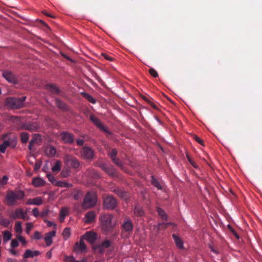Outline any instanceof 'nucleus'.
<instances>
[{
    "mask_svg": "<svg viewBox=\"0 0 262 262\" xmlns=\"http://www.w3.org/2000/svg\"><path fill=\"white\" fill-rule=\"evenodd\" d=\"M40 166H41V163L40 162H38V161L36 162L35 163L34 168V170L35 171L38 170L40 168Z\"/></svg>",
    "mask_w": 262,
    "mask_h": 262,
    "instance_id": "e2e57ef3",
    "label": "nucleus"
},
{
    "mask_svg": "<svg viewBox=\"0 0 262 262\" xmlns=\"http://www.w3.org/2000/svg\"><path fill=\"white\" fill-rule=\"evenodd\" d=\"M193 139L195 140V141H196L200 144L204 145L203 141L202 139H201L198 136L196 135H193Z\"/></svg>",
    "mask_w": 262,
    "mask_h": 262,
    "instance_id": "5fc2aeb1",
    "label": "nucleus"
},
{
    "mask_svg": "<svg viewBox=\"0 0 262 262\" xmlns=\"http://www.w3.org/2000/svg\"><path fill=\"white\" fill-rule=\"evenodd\" d=\"M32 183L34 186L38 187L45 185V182L41 178H35L33 179Z\"/></svg>",
    "mask_w": 262,
    "mask_h": 262,
    "instance_id": "5701e85b",
    "label": "nucleus"
},
{
    "mask_svg": "<svg viewBox=\"0 0 262 262\" xmlns=\"http://www.w3.org/2000/svg\"><path fill=\"white\" fill-rule=\"evenodd\" d=\"M172 237L177 247L179 249H183V242L182 240L175 234H172Z\"/></svg>",
    "mask_w": 262,
    "mask_h": 262,
    "instance_id": "b1692460",
    "label": "nucleus"
},
{
    "mask_svg": "<svg viewBox=\"0 0 262 262\" xmlns=\"http://www.w3.org/2000/svg\"><path fill=\"white\" fill-rule=\"evenodd\" d=\"M121 227L126 232H130L133 231V225L130 219H127L125 220Z\"/></svg>",
    "mask_w": 262,
    "mask_h": 262,
    "instance_id": "dca6fc26",
    "label": "nucleus"
},
{
    "mask_svg": "<svg viewBox=\"0 0 262 262\" xmlns=\"http://www.w3.org/2000/svg\"><path fill=\"white\" fill-rule=\"evenodd\" d=\"M134 213L137 216H142L144 215V211L140 206H136L134 210Z\"/></svg>",
    "mask_w": 262,
    "mask_h": 262,
    "instance_id": "cd10ccee",
    "label": "nucleus"
},
{
    "mask_svg": "<svg viewBox=\"0 0 262 262\" xmlns=\"http://www.w3.org/2000/svg\"><path fill=\"white\" fill-rule=\"evenodd\" d=\"M101 55L106 60H108L109 61H113V58L111 57L110 55L106 53H102Z\"/></svg>",
    "mask_w": 262,
    "mask_h": 262,
    "instance_id": "864d4df0",
    "label": "nucleus"
},
{
    "mask_svg": "<svg viewBox=\"0 0 262 262\" xmlns=\"http://www.w3.org/2000/svg\"><path fill=\"white\" fill-rule=\"evenodd\" d=\"M64 260L66 262H75L76 259L73 256H67L65 255L64 257Z\"/></svg>",
    "mask_w": 262,
    "mask_h": 262,
    "instance_id": "c03bdc74",
    "label": "nucleus"
},
{
    "mask_svg": "<svg viewBox=\"0 0 262 262\" xmlns=\"http://www.w3.org/2000/svg\"><path fill=\"white\" fill-rule=\"evenodd\" d=\"M96 217L95 212L93 211H90L85 215V223H90L93 222Z\"/></svg>",
    "mask_w": 262,
    "mask_h": 262,
    "instance_id": "aec40b11",
    "label": "nucleus"
},
{
    "mask_svg": "<svg viewBox=\"0 0 262 262\" xmlns=\"http://www.w3.org/2000/svg\"><path fill=\"white\" fill-rule=\"evenodd\" d=\"M45 152L48 156L52 157L56 154V149L53 146H49L46 148Z\"/></svg>",
    "mask_w": 262,
    "mask_h": 262,
    "instance_id": "a878e982",
    "label": "nucleus"
},
{
    "mask_svg": "<svg viewBox=\"0 0 262 262\" xmlns=\"http://www.w3.org/2000/svg\"><path fill=\"white\" fill-rule=\"evenodd\" d=\"M82 238L92 244L96 240L97 234L94 232L89 231L86 232Z\"/></svg>",
    "mask_w": 262,
    "mask_h": 262,
    "instance_id": "2eb2a0df",
    "label": "nucleus"
},
{
    "mask_svg": "<svg viewBox=\"0 0 262 262\" xmlns=\"http://www.w3.org/2000/svg\"><path fill=\"white\" fill-rule=\"evenodd\" d=\"M47 177L49 181L53 185H55L57 180L55 179L54 177L51 173H48Z\"/></svg>",
    "mask_w": 262,
    "mask_h": 262,
    "instance_id": "79ce46f5",
    "label": "nucleus"
},
{
    "mask_svg": "<svg viewBox=\"0 0 262 262\" xmlns=\"http://www.w3.org/2000/svg\"><path fill=\"white\" fill-rule=\"evenodd\" d=\"M60 137L65 143L71 144L74 142V137L72 134L69 133L63 132L61 133Z\"/></svg>",
    "mask_w": 262,
    "mask_h": 262,
    "instance_id": "4468645a",
    "label": "nucleus"
},
{
    "mask_svg": "<svg viewBox=\"0 0 262 262\" xmlns=\"http://www.w3.org/2000/svg\"><path fill=\"white\" fill-rule=\"evenodd\" d=\"M70 229L69 228H66L62 233V235L65 240H67L70 235Z\"/></svg>",
    "mask_w": 262,
    "mask_h": 262,
    "instance_id": "4c0bfd02",
    "label": "nucleus"
},
{
    "mask_svg": "<svg viewBox=\"0 0 262 262\" xmlns=\"http://www.w3.org/2000/svg\"><path fill=\"white\" fill-rule=\"evenodd\" d=\"M91 174L94 178H100L99 173L95 170H92L91 171Z\"/></svg>",
    "mask_w": 262,
    "mask_h": 262,
    "instance_id": "603ef678",
    "label": "nucleus"
},
{
    "mask_svg": "<svg viewBox=\"0 0 262 262\" xmlns=\"http://www.w3.org/2000/svg\"><path fill=\"white\" fill-rule=\"evenodd\" d=\"M157 211L158 214L162 217L164 220H167V215L165 211L161 208L157 207Z\"/></svg>",
    "mask_w": 262,
    "mask_h": 262,
    "instance_id": "f704fd0d",
    "label": "nucleus"
},
{
    "mask_svg": "<svg viewBox=\"0 0 262 262\" xmlns=\"http://www.w3.org/2000/svg\"><path fill=\"white\" fill-rule=\"evenodd\" d=\"M40 254L39 251H31V250L27 249L25 251L23 257L25 258H32L34 256H37Z\"/></svg>",
    "mask_w": 262,
    "mask_h": 262,
    "instance_id": "6ab92c4d",
    "label": "nucleus"
},
{
    "mask_svg": "<svg viewBox=\"0 0 262 262\" xmlns=\"http://www.w3.org/2000/svg\"><path fill=\"white\" fill-rule=\"evenodd\" d=\"M55 104L59 109L62 111H65L68 110V105L64 102H63L59 99H55Z\"/></svg>",
    "mask_w": 262,
    "mask_h": 262,
    "instance_id": "412c9836",
    "label": "nucleus"
},
{
    "mask_svg": "<svg viewBox=\"0 0 262 262\" xmlns=\"http://www.w3.org/2000/svg\"><path fill=\"white\" fill-rule=\"evenodd\" d=\"M170 225H171V223H162V224H159V227H160V228H166Z\"/></svg>",
    "mask_w": 262,
    "mask_h": 262,
    "instance_id": "680f3d73",
    "label": "nucleus"
},
{
    "mask_svg": "<svg viewBox=\"0 0 262 262\" xmlns=\"http://www.w3.org/2000/svg\"><path fill=\"white\" fill-rule=\"evenodd\" d=\"M24 128L30 131H35L38 128V126L35 123L26 124L24 126Z\"/></svg>",
    "mask_w": 262,
    "mask_h": 262,
    "instance_id": "bb28decb",
    "label": "nucleus"
},
{
    "mask_svg": "<svg viewBox=\"0 0 262 262\" xmlns=\"http://www.w3.org/2000/svg\"><path fill=\"white\" fill-rule=\"evenodd\" d=\"M0 224L5 227H8L10 224V222L7 219H2L0 221Z\"/></svg>",
    "mask_w": 262,
    "mask_h": 262,
    "instance_id": "ea45409f",
    "label": "nucleus"
},
{
    "mask_svg": "<svg viewBox=\"0 0 262 262\" xmlns=\"http://www.w3.org/2000/svg\"><path fill=\"white\" fill-rule=\"evenodd\" d=\"M3 76L10 83L16 84L18 82L17 77L10 71H4L3 72Z\"/></svg>",
    "mask_w": 262,
    "mask_h": 262,
    "instance_id": "1a4fd4ad",
    "label": "nucleus"
},
{
    "mask_svg": "<svg viewBox=\"0 0 262 262\" xmlns=\"http://www.w3.org/2000/svg\"><path fill=\"white\" fill-rule=\"evenodd\" d=\"M49 213V210L48 209H45L43 210L40 214V215L41 217H44L46 216Z\"/></svg>",
    "mask_w": 262,
    "mask_h": 262,
    "instance_id": "4d7b16f0",
    "label": "nucleus"
},
{
    "mask_svg": "<svg viewBox=\"0 0 262 262\" xmlns=\"http://www.w3.org/2000/svg\"><path fill=\"white\" fill-rule=\"evenodd\" d=\"M33 225L32 223H26V232L27 234H29L30 231L32 229Z\"/></svg>",
    "mask_w": 262,
    "mask_h": 262,
    "instance_id": "49530a36",
    "label": "nucleus"
},
{
    "mask_svg": "<svg viewBox=\"0 0 262 262\" xmlns=\"http://www.w3.org/2000/svg\"><path fill=\"white\" fill-rule=\"evenodd\" d=\"M90 118L91 121L93 123L94 125H95L98 128H99L100 130H103L104 132H106V128L103 125L101 121L99 120V119L96 117L94 115H91L90 116Z\"/></svg>",
    "mask_w": 262,
    "mask_h": 262,
    "instance_id": "ddd939ff",
    "label": "nucleus"
},
{
    "mask_svg": "<svg viewBox=\"0 0 262 262\" xmlns=\"http://www.w3.org/2000/svg\"><path fill=\"white\" fill-rule=\"evenodd\" d=\"M9 120L14 122H17L20 121V118L17 116H11L9 117Z\"/></svg>",
    "mask_w": 262,
    "mask_h": 262,
    "instance_id": "8fccbe9b",
    "label": "nucleus"
},
{
    "mask_svg": "<svg viewBox=\"0 0 262 262\" xmlns=\"http://www.w3.org/2000/svg\"><path fill=\"white\" fill-rule=\"evenodd\" d=\"M96 165L110 176H114L116 174V170L112 166H108L105 163L96 164Z\"/></svg>",
    "mask_w": 262,
    "mask_h": 262,
    "instance_id": "9b49d317",
    "label": "nucleus"
},
{
    "mask_svg": "<svg viewBox=\"0 0 262 262\" xmlns=\"http://www.w3.org/2000/svg\"><path fill=\"white\" fill-rule=\"evenodd\" d=\"M6 262H17V260L16 259L8 258L6 259Z\"/></svg>",
    "mask_w": 262,
    "mask_h": 262,
    "instance_id": "774afa93",
    "label": "nucleus"
},
{
    "mask_svg": "<svg viewBox=\"0 0 262 262\" xmlns=\"http://www.w3.org/2000/svg\"><path fill=\"white\" fill-rule=\"evenodd\" d=\"M8 180V178L6 176H4L2 180V184L4 185L7 183V181Z\"/></svg>",
    "mask_w": 262,
    "mask_h": 262,
    "instance_id": "338daca9",
    "label": "nucleus"
},
{
    "mask_svg": "<svg viewBox=\"0 0 262 262\" xmlns=\"http://www.w3.org/2000/svg\"><path fill=\"white\" fill-rule=\"evenodd\" d=\"M151 183L159 190H162L163 187L160 182L154 176H151Z\"/></svg>",
    "mask_w": 262,
    "mask_h": 262,
    "instance_id": "393cba45",
    "label": "nucleus"
},
{
    "mask_svg": "<svg viewBox=\"0 0 262 262\" xmlns=\"http://www.w3.org/2000/svg\"><path fill=\"white\" fill-rule=\"evenodd\" d=\"M26 99V97L23 96L20 98L9 97L6 100V103L7 106L12 109H18L22 107L24 105V102Z\"/></svg>",
    "mask_w": 262,
    "mask_h": 262,
    "instance_id": "7ed1b4c3",
    "label": "nucleus"
},
{
    "mask_svg": "<svg viewBox=\"0 0 262 262\" xmlns=\"http://www.w3.org/2000/svg\"><path fill=\"white\" fill-rule=\"evenodd\" d=\"M97 201L96 194L89 191L86 193L81 205L85 209L91 208L96 205Z\"/></svg>",
    "mask_w": 262,
    "mask_h": 262,
    "instance_id": "f03ea898",
    "label": "nucleus"
},
{
    "mask_svg": "<svg viewBox=\"0 0 262 262\" xmlns=\"http://www.w3.org/2000/svg\"><path fill=\"white\" fill-rule=\"evenodd\" d=\"M142 98L146 102H147L149 104H150L151 105V106L155 109V110H157L158 109V106H157V105H156L155 104H154L150 100L149 98H148L147 97H146V96H143L142 97Z\"/></svg>",
    "mask_w": 262,
    "mask_h": 262,
    "instance_id": "e433bc0d",
    "label": "nucleus"
},
{
    "mask_svg": "<svg viewBox=\"0 0 262 262\" xmlns=\"http://www.w3.org/2000/svg\"><path fill=\"white\" fill-rule=\"evenodd\" d=\"M80 152L81 157L86 160H92L95 155L94 150L86 146L82 148Z\"/></svg>",
    "mask_w": 262,
    "mask_h": 262,
    "instance_id": "423d86ee",
    "label": "nucleus"
},
{
    "mask_svg": "<svg viewBox=\"0 0 262 262\" xmlns=\"http://www.w3.org/2000/svg\"><path fill=\"white\" fill-rule=\"evenodd\" d=\"M55 185L61 187H66L69 188L72 187V185L71 184L68 183L65 181H57Z\"/></svg>",
    "mask_w": 262,
    "mask_h": 262,
    "instance_id": "c756f323",
    "label": "nucleus"
},
{
    "mask_svg": "<svg viewBox=\"0 0 262 262\" xmlns=\"http://www.w3.org/2000/svg\"><path fill=\"white\" fill-rule=\"evenodd\" d=\"M34 237L36 239H40L41 238V234L38 231H35L34 232Z\"/></svg>",
    "mask_w": 262,
    "mask_h": 262,
    "instance_id": "052dcab7",
    "label": "nucleus"
},
{
    "mask_svg": "<svg viewBox=\"0 0 262 262\" xmlns=\"http://www.w3.org/2000/svg\"><path fill=\"white\" fill-rule=\"evenodd\" d=\"M32 213L35 217H37L39 215V211L37 208H35L32 210Z\"/></svg>",
    "mask_w": 262,
    "mask_h": 262,
    "instance_id": "bf43d9fd",
    "label": "nucleus"
},
{
    "mask_svg": "<svg viewBox=\"0 0 262 262\" xmlns=\"http://www.w3.org/2000/svg\"><path fill=\"white\" fill-rule=\"evenodd\" d=\"M11 246L12 248L17 247L18 246V243L17 240L13 239L11 243Z\"/></svg>",
    "mask_w": 262,
    "mask_h": 262,
    "instance_id": "13d9d810",
    "label": "nucleus"
},
{
    "mask_svg": "<svg viewBox=\"0 0 262 262\" xmlns=\"http://www.w3.org/2000/svg\"><path fill=\"white\" fill-rule=\"evenodd\" d=\"M81 195V193L80 191H75L73 193V197L74 200H78Z\"/></svg>",
    "mask_w": 262,
    "mask_h": 262,
    "instance_id": "37998d69",
    "label": "nucleus"
},
{
    "mask_svg": "<svg viewBox=\"0 0 262 262\" xmlns=\"http://www.w3.org/2000/svg\"><path fill=\"white\" fill-rule=\"evenodd\" d=\"M114 191L117 195L121 198H125L127 196L126 193L121 189H116Z\"/></svg>",
    "mask_w": 262,
    "mask_h": 262,
    "instance_id": "2f4dec72",
    "label": "nucleus"
},
{
    "mask_svg": "<svg viewBox=\"0 0 262 262\" xmlns=\"http://www.w3.org/2000/svg\"><path fill=\"white\" fill-rule=\"evenodd\" d=\"M117 205L116 199L111 195H106L103 197L104 207L108 210L114 209Z\"/></svg>",
    "mask_w": 262,
    "mask_h": 262,
    "instance_id": "39448f33",
    "label": "nucleus"
},
{
    "mask_svg": "<svg viewBox=\"0 0 262 262\" xmlns=\"http://www.w3.org/2000/svg\"><path fill=\"white\" fill-rule=\"evenodd\" d=\"M69 213L68 209L66 207H62L60 211V215L66 217Z\"/></svg>",
    "mask_w": 262,
    "mask_h": 262,
    "instance_id": "a19ab883",
    "label": "nucleus"
},
{
    "mask_svg": "<svg viewBox=\"0 0 262 262\" xmlns=\"http://www.w3.org/2000/svg\"><path fill=\"white\" fill-rule=\"evenodd\" d=\"M45 89L52 94H58L59 93V89L54 84H47L45 85Z\"/></svg>",
    "mask_w": 262,
    "mask_h": 262,
    "instance_id": "4be33fe9",
    "label": "nucleus"
},
{
    "mask_svg": "<svg viewBox=\"0 0 262 262\" xmlns=\"http://www.w3.org/2000/svg\"><path fill=\"white\" fill-rule=\"evenodd\" d=\"M65 163L74 168H77L79 166L78 160L74 157L71 155H66L64 158Z\"/></svg>",
    "mask_w": 262,
    "mask_h": 262,
    "instance_id": "0eeeda50",
    "label": "nucleus"
},
{
    "mask_svg": "<svg viewBox=\"0 0 262 262\" xmlns=\"http://www.w3.org/2000/svg\"><path fill=\"white\" fill-rule=\"evenodd\" d=\"M82 96L90 102L95 104L96 103L95 99L90 95L86 93H82Z\"/></svg>",
    "mask_w": 262,
    "mask_h": 262,
    "instance_id": "72a5a7b5",
    "label": "nucleus"
},
{
    "mask_svg": "<svg viewBox=\"0 0 262 262\" xmlns=\"http://www.w3.org/2000/svg\"><path fill=\"white\" fill-rule=\"evenodd\" d=\"M26 215L27 212H24L21 208H17L14 211L10 213L9 217L10 219L13 220L16 219L25 220Z\"/></svg>",
    "mask_w": 262,
    "mask_h": 262,
    "instance_id": "6e6552de",
    "label": "nucleus"
},
{
    "mask_svg": "<svg viewBox=\"0 0 262 262\" xmlns=\"http://www.w3.org/2000/svg\"><path fill=\"white\" fill-rule=\"evenodd\" d=\"M117 154V151L116 149H113L110 152L109 156L111 159L116 157Z\"/></svg>",
    "mask_w": 262,
    "mask_h": 262,
    "instance_id": "de8ad7c7",
    "label": "nucleus"
},
{
    "mask_svg": "<svg viewBox=\"0 0 262 262\" xmlns=\"http://www.w3.org/2000/svg\"><path fill=\"white\" fill-rule=\"evenodd\" d=\"M111 246V242L110 241L105 240L103 242L101 245L98 247L100 252H102L104 251V248H107Z\"/></svg>",
    "mask_w": 262,
    "mask_h": 262,
    "instance_id": "c85d7f7f",
    "label": "nucleus"
},
{
    "mask_svg": "<svg viewBox=\"0 0 262 262\" xmlns=\"http://www.w3.org/2000/svg\"><path fill=\"white\" fill-rule=\"evenodd\" d=\"M74 250L77 253H85L87 251L86 246L82 238H81L79 242H77L74 248Z\"/></svg>",
    "mask_w": 262,
    "mask_h": 262,
    "instance_id": "9d476101",
    "label": "nucleus"
},
{
    "mask_svg": "<svg viewBox=\"0 0 262 262\" xmlns=\"http://www.w3.org/2000/svg\"><path fill=\"white\" fill-rule=\"evenodd\" d=\"M113 216L111 214H104L101 216L102 228L105 231H110L114 228L115 223L113 222Z\"/></svg>",
    "mask_w": 262,
    "mask_h": 262,
    "instance_id": "20e7f679",
    "label": "nucleus"
},
{
    "mask_svg": "<svg viewBox=\"0 0 262 262\" xmlns=\"http://www.w3.org/2000/svg\"><path fill=\"white\" fill-rule=\"evenodd\" d=\"M21 141L23 143H26L29 139L28 134L27 133L23 132L20 134Z\"/></svg>",
    "mask_w": 262,
    "mask_h": 262,
    "instance_id": "c9c22d12",
    "label": "nucleus"
},
{
    "mask_svg": "<svg viewBox=\"0 0 262 262\" xmlns=\"http://www.w3.org/2000/svg\"><path fill=\"white\" fill-rule=\"evenodd\" d=\"M3 240L5 243L7 242L12 237V234L9 231H5L3 232Z\"/></svg>",
    "mask_w": 262,
    "mask_h": 262,
    "instance_id": "473e14b6",
    "label": "nucleus"
},
{
    "mask_svg": "<svg viewBox=\"0 0 262 262\" xmlns=\"http://www.w3.org/2000/svg\"><path fill=\"white\" fill-rule=\"evenodd\" d=\"M61 162L57 160L55 162L54 165L52 168V170L54 172H58L61 170Z\"/></svg>",
    "mask_w": 262,
    "mask_h": 262,
    "instance_id": "7c9ffc66",
    "label": "nucleus"
},
{
    "mask_svg": "<svg viewBox=\"0 0 262 262\" xmlns=\"http://www.w3.org/2000/svg\"><path fill=\"white\" fill-rule=\"evenodd\" d=\"M37 138L36 136L34 137L33 139L30 142L29 145L28 146V148L30 150H32V147L34 145V143L36 142Z\"/></svg>",
    "mask_w": 262,
    "mask_h": 262,
    "instance_id": "3c124183",
    "label": "nucleus"
},
{
    "mask_svg": "<svg viewBox=\"0 0 262 262\" xmlns=\"http://www.w3.org/2000/svg\"><path fill=\"white\" fill-rule=\"evenodd\" d=\"M149 74L154 77H157L158 76V72L153 68H150L149 70Z\"/></svg>",
    "mask_w": 262,
    "mask_h": 262,
    "instance_id": "09e8293b",
    "label": "nucleus"
},
{
    "mask_svg": "<svg viewBox=\"0 0 262 262\" xmlns=\"http://www.w3.org/2000/svg\"><path fill=\"white\" fill-rule=\"evenodd\" d=\"M43 203L42 198L40 196H37L32 199H29L26 202L27 205H40Z\"/></svg>",
    "mask_w": 262,
    "mask_h": 262,
    "instance_id": "f3484780",
    "label": "nucleus"
},
{
    "mask_svg": "<svg viewBox=\"0 0 262 262\" xmlns=\"http://www.w3.org/2000/svg\"><path fill=\"white\" fill-rule=\"evenodd\" d=\"M15 144V142L13 139H9V140H5L0 146V152L4 153L8 147L11 146L12 148H14Z\"/></svg>",
    "mask_w": 262,
    "mask_h": 262,
    "instance_id": "f8f14e48",
    "label": "nucleus"
},
{
    "mask_svg": "<svg viewBox=\"0 0 262 262\" xmlns=\"http://www.w3.org/2000/svg\"><path fill=\"white\" fill-rule=\"evenodd\" d=\"M77 144L79 146H82L84 144V141L82 139L76 140Z\"/></svg>",
    "mask_w": 262,
    "mask_h": 262,
    "instance_id": "69168bd1",
    "label": "nucleus"
},
{
    "mask_svg": "<svg viewBox=\"0 0 262 262\" xmlns=\"http://www.w3.org/2000/svg\"><path fill=\"white\" fill-rule=\"evenodd\" d=\"M56 234V231L53 230L51 232L47 233L45 237V241L46 242L47 246H50L52 243V238Z\"/></svg>",
    "mask_w": 262,
    "mask_h": 262,
    "instance_id": "a211bd4d",
    "label": "nucleus"
},
{
    "mask_svg": "<svg viewBox=\"0 0 262 262\" xmlns=\"http://www.w3.org/2000/svg\"><path fill=\"white\" fill-rule=\"evenodd\" d=\"M45 222L46 223H47V226L48 227H50L53 226L54 228H56V225L55 224H54V223L52 222L51 221H47V220H45Z\"/></svg>",
    "mask_w": 262,
    "mask_h": 262,
    "instance_id": "6e6d98bb",
    "label": "nucleus"
},
{
    "mask_svg": "<svg viewBox=\"0 0 262 262\" xmlns=\"http://www.w3.org/2000/svg\"><path fill=\"white\" fill-rule=\"evenodd\" d=\"M112 160L117 166H118L119 167H122V162L118 158L116 157L115 158L112 159Z\"/></svg>",
    "mask_w": 262,
    "mask_h": 262,
    "instance_id": "a18cd8bd",
    "label": "nucleus"
},
{
    "mask_svg": "<svg viewBox=\"0 0 262 262\" xmlns=\"http://www.w3.org/2000/svg\"><path fill=\"white\" fill-rule=\"evenodd\" d=\"M18 239L20 242L22 243L23 244L25 245L26 244V241L23 236L19 235L18 236Z\"/></svg>",
    "mask_w": 262,
    "mask_h": 262,
    "instance_id": "0e129e2a",
    "label": "nucleus"
},
{
    "mask_svg": "<svg viewBox=\"0 0 262 262\" xmlns=\"http://www.w3.org/2000/svg\"><path fill=\"white\" fill-rule=\"evenodd\" d=\"M15 232L18 234H20L22 232L21 223L20 222H17L15 225Z\"/></svg>",
    "mask_w": 262,
    "mask_h": 262,
    "instance_id": "58836bf2",
    "label": "nucleus"
},
{
    "mask_svg": "<svg viewBox=\"0 0 262 262\" xmlns=\"http://www.w3.org/2000/svg\"><path fill=\"white\" fill-rule=\"evenodd\" d=\"M24 197L25 193L23 191H8L5 198V202L8 206H13L17 204V201L23 200Z\"/></svg>",
    "mask_w": 262,
    "mask_h": 262,
    "instance_id": "f257e3e1",
    "label": "nucleus"
}]
</instances>
